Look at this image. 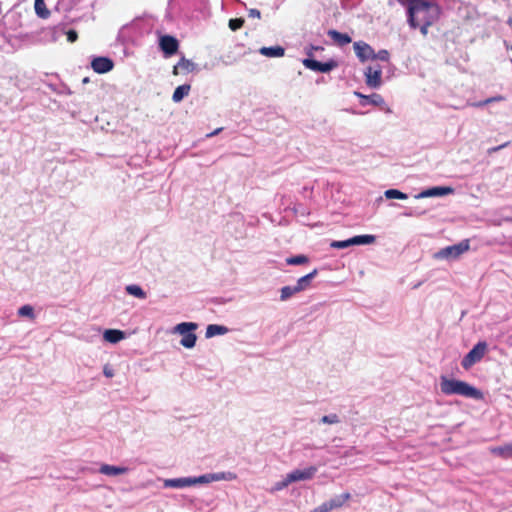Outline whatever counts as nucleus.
Segmentation results:
<instances>
[{
	"label": "nucleus",
	"mask_w": 512,
	"mask_h": 512,
	"mask_svg": "<svg viewBox=\"0 0 512 512\" xmlns=\"http://www.w3.org/2000/svg\"><path fill=\"white\" fill-rule=\"evenodd\" d=\"M408 22L412 28H419L422 35L428 34V28L434 25L440 18L441 8L432 1L408 0Z\"/></svg>",
	"instance_id": "1"
},
{
	"label": "nucleus",
	"mask_w": 512,
	"mask_h": 512,
	"mask_svg": "<svg viewBox=\"0 0 512 512\" xmlns=\"http://www.w3.org/2000/svg\"><path fill=\"white\" fill-rule=\"evenodd\" d=\"M440 389L444 395H460L475 400L484 399V394L476 387L465 381L449 379L446 376L440 377Z\"/></svg>",
	"instance_id": "2"
},
{
	"label": "nucleus",
	"mask_w": 512,
	"mask_h": 512,
	"mask_svg": "<svg viewBox=\"0 0 512 512\" xmlns=\"http://www.w3.org/2000/svg\"><path fill=\"white\" fill-rule=\"evenodd\" d=\"M198 325L193 322H182L175 326L174 332H177L182 335V339L180 341L181 345L185 348H193L196 343V335L193 333L196 330Z\"/></svg>",
	"instance_id": "3"
},
{
	"label": "nucleus",
	"mask_w": 512,
	"mask_h": 512,
	"mask_svg": "<svg viewBox=\"0 0 512 512\" xmlns=\"http://www.w3.org/2000/svg\"><path fill=\"white\" fill-rule=\"evenodd\" d=\"M211 479H216L214 476L203 475L200 477H185V478H175V479H166L164 481V487L166 488H184L190 487L198 483H207Z\"/></svg>",
	"instance_id": "4"
},
{
	"label": "nucleus",
	"mask_w": 512,
	"mask_h": 512,
	"mask_svg": "<svg viewBox=\"0 0 512 512\" xmlns=\"http://www.w3.org/2000/svg\"><path fill=\"white\" fill-rule=\"evenodd\" d=\"M486 351V342H478L462 359V367L466 370L469 369L484 357Z\"/></svg>",
	"instance_id": "5"
},
{
	"label": "nucleus",
	"mask_w": 512,
	"mask_h": 512,
	"mask_svg": "<svg viewBox=\"0 0 512 512\" xmlns=\"http://www.w3.org/2000/svg\"><path fill=\"white\" fill-rule=\"evenodd\" d=\"M469 241L464 240L456 245L447 246L435 254L436 258H457L469 250Z\"/></svg>",
	"instance_id": "6"
},
{
	"label": "nucleus",
	"mask_w": 512,
	"mask_h": 512,
	"mask_svg": "<svg viewBox=\"0 0 512 512\" xmlns=\"http://www.w3.org/2000/svg\"><path fill=\"white\" fill-rule=\"evenodd\" d=\"M317 472V468L315 466H310L303 470L297 469L287 474L285 480L283 481L281 487H286L292 482L302 481L311 479L315 473Z\"/></svg>",
	"instance_id": "7"
},
{
	"label": "nucleus",
	"mask_w": 512,
	"mask_h": 512,
	"mask_svg": "<svg viewBox=\"0 0 512 512\" xmlns=\"http://www.w3.org/2000/svg\"><path fill=\"white\" fill-rule=\"evenodd\" d=\"M365 83L370 88H379L382 85V68L377 66H368L364 71Z\"/></svg>",
	"instance_id": "8"
},
{
	"label": "nucleus",
	"mask_w": 512,
	"mask_h": 512,
	"mask_svg": "<svg viewBox=\"0 0 512 512\" xmlns=\"http://www.w3.org/2000/svg\"><path fill=\"white\" fill-rule=\"evenodd\" d=\"M303 65L310 70L326 73L334 69L337 66V63L333 60L322 63L315 59H304Z\"/></svg>",
	"instance_id": "9"
},
{
	"label": "nucleus",
	"mask_w": 512,
	"mask_h": 512,
	"mask_svg": "<svg viewBox=\"0 0 512 512\" xmlns=\"http://www.w3.org/2000/svg\"><path fill=\"white\" fill-rule=\"evenodd\" d=\"M159 46L165 55H174L179 48L178 40L170 35H164L160 38Z\"/></svg>",
	"instance_id": "10"
},
{
	"label": "nucleus",
	"mask_w": 512,
	"mask_h": 512,
	"mask_svg": "<svg viewBox=\"0 0 512 512\" xmlns=\"http://www.w3.org/2000/svg\"><path fill=\"white\" fill-rule=\"evenodd\" d=\"M353 47L361 62H365L369 59L374 60V50L369 44L358 41L354 43Z\"/></svg>",
	"instance_id": "11"
},
{
	"label": "nucleus",
	"mask_w": 512,
	"mask_h": 512,
	"mask_svg": "<svg viewBox=\"0 0 512 512\" xmlns=\"http://www.w3.org/2000/svg\"><path fill=\"white\" fill-rule=\"evenodd\" d=\"M91 67L96 73L104 74L113 69L114 63L108 57H96L92 60Z\"/></svg>",
	"instance_id": "12"
},
{
	"label": "nucleus",
	"mask_w": 512,
	"mask_h": 512,
	"mask_svg": "<svg viewBox=\"0 0 512 512\" xmlns=\"http://www.w3.org/2000/svg\"><path fill=\"white\" fill-rule=\"evenodd\" d=\"M453 188L451 187H433L426 189L415 196V198H428V197H436V196H445L453 193Z\"/></svg>",
	"instance_id": "13"
},
{
	"label": "nucleus",
	"mask_w": 512,
	"mask_h": 512,
	"mask_svg": "<svg viewBox=\"0 0 512 512\" xmlns=\"http://www.w3.org/2000/svg\"><path fill=\"white\" fill-rule=\"evenodd\" d=\"M354 94L356 97L360 99V104L362 106H366L368 104L374 106H382L385 103L383 97L377 93H373L371 95H364L360 92H354Z\"/></svg>",
	"instance_id": "14"
},
{
	"label": "nucleus",
	"mask_w": 512,
	"mask_h": 512,
	"mask_svg": "<svg viewBox=\"0 0 512 512\" xmlns=\"http://www.w3.org/2000/svg\"><path fill=\"white\" fill-rule=\"evenodd\" d=\"M196 69V65L189 59L182 57L173 68V74H188Z\"/></svg>",
	"instance_id": "15"
},
{
	"label": "nucleus",
	"mask_w": 512,
	"mask_h": 512,
	"mask_svg": "<svg viewBox=\"0 0 512 512\" xmlns=\"http://www.w3.org/2000/svg\"><path fill=\"white\" fill-rule=\"evenodd\" d=\"M317 273H318L317 269H314L312 272L308 273L307 275L300 277L297 280L294 290L298 291V293H299V292H302V291L308 289L311 286V282L315 278Z\"/></svg>",
	"instance_id": "16"
},
{
	"label": "nucleus",
	"mask_w": 512,
	"mask_h": 512,
	"mask_svg": "<svg viewBox=\"0 0 512 512\" xmlns=\"http://www.w3.org/2000/svg\"><path fill=\"white\" fill-rule=\"evenodd\" d=\"M327 34L334 41L335 44L341 47L349 44L352 41L351 37L348 34L341 33L334 29L329 30Z\"/></svg>",
	"instance_id": "17"
},
{
	"label": "nucleus",
	"mask_w": 512,
	"mask_h": 512,
	"mask_svg": "<svg viewBox=\"0 0 512 512\" xmlns=\"http://www.w3.org/2000/svg\"><path fill=\"white\" fill-rule=\"evenodd\" d=\"M99 471H100V473H102L104 475L116 476V475L125 474L128 471V469L126 467H117V466H112V465H108V464H103L100 467Z\"/></svg>",
	"instance_id": "18"
},
{
	"label": "nucleus",
	"mask_w": 512,
	"mask_h": 512,
	"mask_svg": "<svg viewBox=\"0 0 512 512\" xmlns=\"http://www.w3.org/2000/svg\"><path fill=\"white\" fill-rule=\"evenodd\" d=\"M34 9L36 15L41 19H47L50 17V10L47 8L44 0H35Z\"/></svg>",
	"instance_id": "19"
},
{
	"label": "nucleus",
	"mask_w": 512,
	"mask_h": 512,
	"mask_svg": "<svg viewBox=\"0 0 512 512\" xmlns=\"http://www.w3.org/2000/svg\"><path fill=\"white\" fill-rule=\"evenodd\" d=\"M260 53L266 57H282L284 56L285 49L281 46L274 47H262L260 49Z\"/></svg>",
	"instance_id": "20"
},
{
	"label": "nucleus",
	"mask_w": 512,
	"mask_h": 512,
	"mask_svg": "<svg viewBox=\"0 0 512 512\" xmlns=\"http://www.w3.org/2000/svg\"><path fill=\"white\" fill-rule=\"evenodd\" d=\"M350 497V493L346 492L331 499L330 501L327 502V504L330 510L340 508L350 499Z\"/></svg>",
	"instance_id": "21"
},
{
	"label": "nucleus",
	"mask_w": 512,
	"mask_h": 512,
	"mask_svg": "<svg viewBox=\"0 0 512 512\" xmlns=\"http://www.w3.org/2000/svg\"><path fill=\"white\" fill-rule=\"evenodd\" d=\"M124 338V332L116 329H109L104 332V339L110 343H117Z\"/></svg>",
	"instance_id": "22"
},
{
	"label": "nucleus",
	"mask_w": 512,
	"mask_h": 512,
	"mask_svg": "<svg viewBox=\"0 0 512 512\" xmlns=\"http://www.w3.org/2000/svg\"><path fill=\"white\" fill-rule=\"evenodd\" d=\"M190 85H180L178 86L172 95V99L174 102H180L184 97H186L190 92Z\"/></svg>",
	"instance_id": "23"
},
{
	"label": "nucleus",
	"mask_w": 512,
	"mask_h": 512,
	"mask_svg": "<svg viewBox=\"0 0 512 512\" xmlns=\"http://www.w3.org/2000/svg\"><path fill=\"white\" fill-rule=\"evenodd\" d=\"M376 240L374 235H359L351 238L353 245L372 244Z\"/></svg>",
	"instance_id": "24"
},
{
	"label": "nucleus",
	"mask_w": 512,
	"mask_h": 512,
	"mask_svg": "<svg viewBox=\"0 0 512 512\" xmlns=\"http://www.w3.org/2000/svg\"><path fill=\"white\" fill-rule=\"evenodd\" d=\"M491 452L503 458H508L512 456V443L505 446L492 448Z\"/></svg>",
	"instance_id": "25"
},
{
	"label": "nucleus",
	"mask_w": 512,
	"mask_h": 512,
	"mask_svg": "<svg viewBox=\"0 0 512 512\" xmlns=\"http://www.w3.org/2000/svg\"><path fill=\"white\" fill-rule=\"evenodd\" d=\"M126 291H127L128 294H130L132 296H135V297H137L139 299H145L146 298V293L138 285H128L126 287Z\"/></svg>",
	"instance_id": "26"
},
{
	"label": "nucleus",
	"mask_w": 512,
	"mask_h": 512,
	"mask_svg": "<svg viewBox=\"0 0 512 512\" xmlns=\"http://www.w3.org/2000/svg\"><path fill=\"white\" fill-rule=\"evenodd\" d=\"M295 286H284L280 290V300L287 301L293 295L297 294L298 291L294 290Z\"/></svg>",
	"instance_id": "27"
},
{
	"label": "nucleus",
	"mask_w": 512,
	"mask_h": 512,
	"mask_svg": "<svg viewBox=\"0 0 512 512\" xmlns=\"http://www.w3.org/2000/svg\"><path fill=\"white\" fill-rule=\"evenodd\" d=\"M384 195L387 199L405 200L408 198L407 194H405L397 189H388L385 191Z\"/></svg>",
	"instance_id": "28"
},
{
	"label": "nucleus",
	"mask_w": 512,
	"mask_h": 512,
	"mask_svg": "<svg viewBox=\"0 0 512 512\" xmlns=\"http://www.w3.org/2000/svg\"><path fill=\"white\" fill-rule=\"evenodd\" d=\"M309 262V258L306 255H296L286 259L288 265H303Z\"/></svg>",
	"instance_id": "29"
},
{
	"label": "nucleus",
	"mask_w": 512,
	"mask_h": 512,
	"mask_svg": "<svg viewBox=\"0 0 512 512\" xmlns=\"http://www.w3.org/2000/svg\"><path fill=\"white\" fill-rule=\"evenodd\" d=\"M224 334V326L211 324L206 329V337L210 338L216 335Z\"/></svg>",
	"instance_id": "30"
},
{
	"label": "nucleus",
	"mask_w": 512,
	"mask_h": 512,
	"mask_svg": "<svg viewBox=\"0 0 512 512\" xmlns=\"http://www.w3.org/2000/svg\"><path fill=\"white\" fill-rule=\"evenodd\" d=\"M18 315L20 317H28L30 319L35 318L34 309L31 305H23L18 310Z\"/></svg>",
	"instance_id": "31"
},
{
	"label": "nucleus",
	"mask_w": 512,
	"mask_h": 512,
	"mask_svg": "<svg viewBox=\"0 0 512 512\" xmlns=\"http://www.w3.org/2000/svg\"><path fill=\"white\" fill-rule=\"evenodd\" d=\"M353 245V242H351V238L348 239V240H344V241H333L331 243V247L332 248H337V249H344V248H347L349 246Z\"/></svg>",
	"instance_id": "32"
},
{
	"label": "nucleus",
	"mask_w": 512,
	"mask_h": 512,
	"mask_svg": "<svg viewBox=\"0 0 512 512\" xmlns=\"http://www.w3.org/2000/svg\"><path fill=\"white\" fill-rule=\"evenodd\" d=\"M244 24V19L242 18H235L229 20V27L231 30L236 31L239 28H241Z\"/></svg>",
	"instance_id": "33"
},
{
	"label": "nucleus",
	"mask_w": 512,
	"mask_h": 512,
	"mask_svg": "<svg viewBox=\"0 0 512 512\" xmlns=\"http://www.w3.org/2000/svg\"><path fill=\"white\" fill-rule=\"evenodd\" d=\"M390 58V54L387 50L383 49L378 51L377 53L374 52V60L379 59L381 61L388 62Z\"/></svg>",
	"instance_id": "34"
},
{
	"label": "nucleus",
	"mask_w": 512,
	"mask_h": 512,
	"mask_svg": "<svg viewBox=\"0 0 512 512\" xmlns=\"http://www.w3.org/2000/svg\"><path fill=\"white\" fill-rule=\"evenodd\" d=\"M321 421L326 424H335L339 422V418L336 414H331L323 416Z\"/></svg>",
	"instance_id": "35"
},
{
	"label": "nucleus",
	"mask_w": 512,
	"mask_h": 512,
	"mask_svg": "<svg viewBox=\"0 0 512 512\" xmlns=\"http://www.w3.org/2000/svg\"><path fill=\"white\" fill-rule=\"evenodd\" d=\"M425 210H421L419 208L411 209L408 212H405L404 215L407 217H419L423 214H425Z\"/></svg>",
	"instance_id": "36"
},
{
	"label": "nucleus",
	"mask_w": 512,
	"mask_h": 512,
	"mask_svg": "<svg viewBox=\"0 0 512 512\" xmlns=\"http://www.w3.org/2000/svg\"><path fill=\"white\" fill-rule=\"evenodd\" d=\"M66 36H67V40L70 42V43H74L77 41L78 39V33L77 31L71 29V30H68L66 32Z\"/></svg>",
	"instance_id": "37"
},
{
	"label": "nucleus",
	"mask_w": 512,
	"mask_h": 512,
	"mask_svg": "<svg viewBox=\"0 0 512 512\" xmlns=\"http://www.w3.org/2000/svg\"><path fill=\"white\" fill-rule=\"evenodd\" d=\"M509 144H510V142H505V143H503V144H501V145H499V146L491 147V148H489V149L487 150V153H488L489 155H491V154H493V153H496V152L500 151L501 149H503V148H505V147L509 146Z\"/></svg>",
	"instance_id": "38"
},
{
	"label": "nucleus",
	"mask_w": 512,
	"mask_h": 512,
	"mask_svg": "<svg viewBox=\"0 0 512 512\" xmlns=\"http://www.w3.org/2000/svg\"><path fill=\"white\" fill-rule=\"evenodd\" d=\"M329 511H331V510H330L327 502L321 504L320 506H318L312 510V512H329Z\"/></svg>",
	"instance_id": "39"
},
{
	"label": "nucleus",
	"mask_w": 512,
	"mask_h": 512,
	"mask_svg": "<svg viewBox=\"0 0 512 512\" xmlns=\"http://www.w3.org/2000/svg\"><path fill=\"white\" fill-rule=\"evenodd\" d=\"M490 103H493V100H492L491 97L487 98V99H485L483 101H479V102L473 103L472 106H474V107H483V106H485L487 104H490Z\"/></svg>",
	"instance_id": "40"
},
{
	"label": "nucleus",
	"mask_w": 512,
	"mask_h": 512,
	"mask_svg": "<svg viewBox=\"0 0 512 512\" xmlns=\"http://www.w3.org/2000/svg\"><path fill=\"white\" fill-rule=\"evenodd\" d=\"M248 15H249V17L258 18V19L261 17V13L257 9H250Z\"/></svg>",
	"instance_id": "41"
},
{
	"label": "nucleus",
	"mask_w": 512,
	"mask_h": 512,
	"mask_svg": "<svg viewBox=\"0 0 512 512\" xmlns=\"http://www.w3.org/2000/svg\"><path fill=\"white\" fill-rule=\"evenodd\" d=\"M103 373L108 378H111L114 376L113 370L107 366L104 367Z\"/></svg>",
	"instance_id": "42"
},
{
	"label": "nucleus",
	"mask_w": 512,
	"mask_h": 512,
	"mask_svg": "<svg viewBox=\"0 0 512 512\" xmlns=\"http://www.w3.org/2000/svg\"><path fill=\"white\" fill-rule=\"evenodd\" d=\"M491 98H492L493 102H500V101H504L505 100V97L502 96V95L493 96Z\"/></svg>",
	"instance_id": "43"
},
{
	"label": "nucleus",
	"mask_w": 512,
	"mask_h": 512,
	"mask_svg": "<svg viewBox=\"0 0 512 512\" xmlns=\"http://www.w3.org/2000/svg\"><path fill=\"white\" fill-rule=\"evenodd\" d=\"M87 82H88V78H84L83 83H87Z\"/></svg>",
	"instance_id": "44"
},
{
	"label": "nucleus",
	"mask_w": 512,
	"mask_h": 512,
	"mask_svg": "<svg viewBox=\"0 0 512 512\" xmlns=\"http://www.w3.org/2000/svg\"><path fill=\"white\" fill-rule=\"evenodd\" d=\"M220 130L221 128L216 129V131L213 134L218 133Z\"/></svg>",
	"instance_id": "45"
},
{
	"label": "nucleus",
	"mask_w": 512,
	"mask_h": 512,
	"mask_svg": "<svg viewBox=\"0 0 512 512\" xmlns=\"http://www.w3.org/2000/svg\"><path fill=\"white\" fill-rule=\"evenodd\" d=\"M511 50H512V46H511Z\"/></svg>",
	"instance_id": "46"
}]
</instances>
